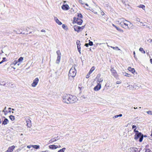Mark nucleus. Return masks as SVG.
Here are the masks:
<instances>
[{"mask_svg": "<svg viewBox=\"0 0 152 152\" xmlns=\"http://www.w3.org/2000/svg\"><path fill=\"white\" fill-rule=\"evenodd\" d=\"M152 42V39H150V42Z\"/></svg>", "mask_w": 152, "mask_h": 152, "instance_id": "obj_60", "label": "nucleus"}, {"mask_svg": "<svg viewBox=\"0 0 152 152\" xmlns=\"http://www.w3.org/2000/svg\"><path fill=\"white\" fill-rule=\"evenodd\" d=\"M140 151H138L137 148L134 147H131L130 148L131 152H140Z\"/></svg>", "mask_w": 152, "mask_h": 152, "instance_id": "obj_13", "label": "nucleus"}, {"mask_svg": "<svg viewBox=\"0 0 152 152\" xmlns=\"http://www.w3.org/2000/svg\"><path fill=\"white\" fill-rule=\"evenodd\" d=\"M136 20L138 21V22H140V19L139 18H136Z\"/></svg>", "mask_w": 152, "mask_h": 152, "instance_id": "obj_43", "label": "nucleus"}, {"mask_svg": "<svg viewBox=\"0 0 152 152\" xmlns=\"http://www.w3.org/2000/svg\"><path fill=\"white\" fill-rule=\"evenodd\" d=\"M140 23L141 24H142V25H143V26H145V25H143V23H142V22H140Z\"/></svg>", "mask_w": 152, "mask_h": 152, "instance_id": "obj_58", "label": "nucleus"}, {"mask_svg": "<svg viewBox=\"0 0 152 152\" xmlns=\"http://www.w3.org/2000/svg\"><path fill=\"white\" fill-rule=\"evenodd\" d=\"M76 70L75 67H72L69 72V77L70 76L72 77H74L76 75Z\"/></svg>", "mask_w": 152, "mask_h": 152, "instance_id": "obj_3", "label": "nucleus"}, {"mask_svg": "<svg viewBox=\"0 0 152 152\" xmlns=\"http://www.w3.org/2000/svg\"><path fill=\"white\" fill-rule=\"evenodd\" d=\"M79 2L82 4H84V3L83 2V1L81 0H79Z\"/></svg>", "mask_w": 152, "mask_h": 152, "instance_id": "obj_42", "label": "nucleus"}, {"mask_svg": "<svg viewBox=\"0 0 152 152\" xmlns=\"http://www.w3.org/2000/svg\"><path fill=\"white\" fill-rule=\"evenodd\" d=\"M3 118H4V121H3L2 122V125L3 124H4V125L7 124L9 123V120H8V119H7V118H5V117H4L3 118H1L2 121L3 120Z\"/></svg>", "mask_w": 152, "mask_h": 152, "instance_id": "obj_11", "label": "nucleus"}, {"mask_svg": "<svg viewBox=\"0 0 152 152\" xmlns=\"http://www.w3.org/2000/svg\"><path fill=\"white\" fill-rule=\"evenodd\" d=\"M150 61L151 63L152 64V59H150Z\"/></svg>", "mask_w": 152, "mask_h": 152, "instance_id": "obj_59", "label": "nucleus"}, {"mask_svg": "<svg viewBox=\"0 0 152 152\" xmlns=\"http://www.w3.org/2000/svg\"><path fill=\"white\" fill-rule=\"evenodd\" d=\"M146 113L148 114L152 115V111H148L146 112Z\"/></svg>", "mask_w": 152, "mask_h": 152, "instance_id": "obj_34", "label": "nucleus"}, {"mask_svg": "<svg viewBox=\"0 0 152 152\" xmlns=\"http://www.w3.org/2000/svg\"><path fill=\"white\" fill-rule=\"evenodd\" d=\"M62 98L63 102L67 104L73 103L76 101V97L70 94L64 95Z\"/></svg>", "mask_w": 152, "mask_h": 152, "instance_id": "obj_1", "label": "nucleus"}, {"mask_svg": "<svg viewBox=\"0 0 152 152\" xmlns=\"http://www.w3.org/2000/svg\"><path fill=\"white\" fill-rule=\"evenodd\" d=\"M89 45L90 46H92L93 45V42H92L89 40V42L88 43Z\"/></svg>", "mask_w": 152, "mask_h": 152, "instance_id": "obj_35", "label": "nucleus"}, {"mask_svg": "<svg viewBox=\"0 0 152 152\" xmlns=\"http://www.w3.org/2000/svg\"><path fill=\"white\" fill-rule=\"evenodd\" d=\"M15 148V146L14 145L9 147L8 150L5 152H12L13 151V149Z\"/></svg>", "mask_w": 152, "mask_h": 152, "instance_id": "obj_12", "label": "nucleus"}, {"mask_svg": "<svg viewBox=\"0 0 152 152\" xmlns=\"http://www.w3.org/2000/svg\"><path fill=\"white\" fill-rule=\"evenodd\" d=\"M23 57H20L17 60L18 61V63H18V65H19L20 63H21L23 62Z\"/></svg>", "mask_w": 152, "mask_h": 152, "instance_id": "obj_17", "label": "nucleus"}, {"mask_svg": "<svg viewBox=\"0 0 152 152\" xmlns=\"http://www.w3.org/2000/svg\"><path fill=\"white\" fill-rule=\"evenodd\" d=\"M78 18H83V16L81 14H78L77 15Z\"/></svg>", "mask_w": 152, "mask_h": 152, "instance_id": "obj_30", "label": "nucleus"}, {"mask_svg": "<svg viewBox=\"0 0 152 152\" xmlns=\"http://www.w3.org/2000/svg\"><path fill=\"white\" fill-rule=\"evenodd\" d=\"M6 109V107H5V108H4V110H5Z\"/></svg>", "mask_w": 152, "mask_h": 152, "instance_id": "obj_62", "label": "nucleus"}, {"mask_svg": "<svg viewBox=\"0 0 152 152\" xmlns=\"http://www.w3.org/2000/svg\"><path fill=\"white\" fill-rule=\"evenodd\" d=\"M133 54L134 55V57L135 58V51H134L133 52Z\"/></svg>", "mask_w": 152, "mask_h": 152, "instance_id": "obj_56", "label": "nucleus"}, {"mask_svg": "<svg viewBox=\"0 0 152 152\" xmlns=\"http://www.w3.org/2000/svg\"><path fill=\"white\" fill-rule=\"evenodd\" d=\"M124 75L125 76H126L128 77H130L131 76V75L126 72L124 73Z\"/></svg>", "mask_w": 152, "mask_h": 152, "instance_id": "obj_31", "label": "nucleus"}, {"mask_svg": "<svg viewBox=\"0 0 152 152\" xmlns=\"http://www.w3.org/2000/svg\"><path fill=\"white\" fill-rule=\"evenodd\" d=\"M41 31L42 32H46L45 30H44V29L42 30H41Z\"/></svg>", "mask_w": 152, "mask_h": 152, "instance_id": "obj_51", "label": "nucleus"}, {"mask_svg": "<svg viewBox=\"0 0 152 152\" xmlns=\"http://www.w3.org/2000/svg\"><path fill=\"white\" fill-rule=\"evenodd\" d=\"M103 80L101 78L98 80V82H99V83H100V82H102Z\"/></svg>", "mask_w": 152, "mask_h": 152, "instance_id": "obj_40", "label": "nucleus"}, {"mask_svg": "<svg viewBox=\"0 0 152 152\" xmlns=\"http://www.w3.org/2000/svg\"><path fill=\"white\" fill-rule=\"evenodd\" d=\"M5 59H6V58H5V57H4V58H3L2 60H4V61H6Z\"/></svg>", "mask_w": 152, "mask_h": 152, "instance_id": "obj_52", "label": "nucleus"}, {"mask_svg": "<svg viewBox=\"0 0 152 152\" xmlns=\"http://www.w3.org/2000/svg\"><path fill=\"white\" fill-rule=\"evenodd\" d=\"M61 8L63 10H68L69 8L68 5L67 4H63V5L62 6Z\"/></svg>", "mask_w": 152, "mask_h": 152, "instance_id": "obj_10", "label": "nucleus"}, {"mask_svg": "<svg viewBox=\"0 0 152 152\" xmlns=\"http://www.w3.org/2000/svg\"><path fill=\"white\" fill-rule=\"evenodd\" d=\"M5 113H7V114L8 113V111L7 110H5Z\"/></svg>", "mask_w": 152, "mask_h": 152, "instance_id": "obj_61", "label": "nucleus"}, {"mask_svg": "<svg viewBox=\"0 0 152 152\" xmlns=\"http://www.w3.org/2000/svg\"><path fill=\"white\" fill-rule=\"evenodd\" d=\"M139 50L142 52V53L145 54V51L142 48H140L139 49Z\"/></svg>", "mask_w": 152, "mask_h": 152, "instance_id": "obj_27", "label": "nucleus"}, {"mask_svg": "<svg viewBox=\"0 0 152 152\" xmlns=\"http://www.w3.org/2000/svg\"><path fill=\"white\" fill-rule=\"evenodd\" d=\"M26 122L27 123V126L30 128L31 126V121L30 120L28 119L26 121Z\"/></svg>", "mask_w": 152, "mask_h": 152, "instance_id": "obj_14", "label": "nucleus"}, {"mask_svg": "<svg viewBox=\"0 0 152 152\" xmlns=\"http://www.w3.org/2000/svg\"><path fill=\"white\" fill-rule=\"evenodd\" d=\"M62 27L64 28V29H65V28L66 27V26L65 25H64V24H63L62 25Z\"/></svg>", "mask_w": 152, "mask_h": 152, "instance_id": "obj_46", "label": "nucleus"}, {"mask_svg": "<svg viewBox=\"0 0 152 152\" xmlns=\"http://www.w3.org/2000/svg\"><path fill=\"white\" fill-rule=\"evenodd\" d=\"M9 118L12 121H13L15 120V116L13 115H10L9 116Z\"/></svg>", "mask_w": 152, "mask_h": 152, "instance_id": "obj_23", "label": "nucleus"}, {"mask_svg": "<svg viewBox=\"0 0 152 152\" xmlns=\"http://www.w3.org/2000/svg\"><path fill=\"white\" fill-rule=\"evenodd\" d=\"M1 84H4L5 83V85L6 83H5V82H4V81H3L1 83H0Z\"/></svg>", "mask_w": 152, "mask_h": 152, "instance_id": "obj_54", "label": "nucleus"}, {"mask_svg": "<svg viewBox=\"0 0 152 152\" xmlns=\"http://www.w3.org/2000/svg\"><path fill=\"white\" fill-rule=\"evenodd\" d=\"M3 62H4V60H2L0 62V64H2Z\"/></svg>", "mask_w": 152, "mask_h": 152, "instance_id": "obj_55", "label": "nucleus"}, {"mask_svg": "<svg viewBox=\"0 0 152 152\" xmlns=\"http://www.w3.org/2000/svg\"><path fill=\"white\" fill-rule=\"evenodd\" d=\"M134 109H137V107H134Z\"/></svg>", "mask_w": 152, "mask_h": 152, "instance_id": "obj_63", "label": "nucleus"}, {"mask_svg": "<svg viewBox=\"0 0 152 152\" xmlns=\"http://www.w3.org/2000/svg\"><path fill=\"white\" fill-rule=\"evenodd\" d=\"M18 62L17 60H15L13 62V64L14 65H15L16 64L18 63Z\"/></svg>", "mask_w": 152, "mask_h": 152, "instance_id": "obj_37", "label": "nucleus"}, {"mask_svg": "<svg viewBox=\"0 0 152 152\" xmlns=\"http://www.w3.org/2000/svg\"><path fill=\"white\" fill-rule=\"evenodd\" d=\"M59 139L58 138V137H57L56 138L55 137L54 138H52L50 141L49 142L50 143H52L54 141H55Z\"/></svg>", "mask_w": 152, "mask_h": 152, "instance_id": "obj_16", "label": "nucleus"}, {"mask_svg": "<svg viewBox=\"0 0 152 152\" xmlns=\"http://www.w3.org/2000/svg\"><path fill=\"white\" fill-rule=\"evenodd\" d=\"M131 71L132 73H134L135 72V70L134 68H132Z\"/></svg>", "mask_w": 152, "mask_h": 152, "instance_id": "obj_38", "label": "nucleus"}, {"mask_svg": "<svg viewBox=\"0 0 152 152\" xmlns=\"http://www.w3.org/2000/svg\"><path fill=\"white\" fill-rule=\"evenodd\" d=\"M101 87V84L98 83V84L94 88V90L96 91H98L100 89Z\"/></svg>", "mask_w": 152, "mask_h": 152, "instance_id": "obj_9", "label": "nucleus"}, {"mask_svg": "<svg viewBox=\"0 0 152 152\" xmlns=\"http://www.w3.org/2000/svg\"><path fill=\"white\" fill-rule=\"evenodd\" d=\"M143 138V135L141 132L135 134L134 135V139L137 141L138 139L139 138V141L140 142L142 141Z\"/></svg>", "mask_w": 152, "mask_h": 152, "instance_id": "obj_4", "label": "nucleus"}, {"mask_svg": "<svg viewBox=\"0 0 152 152\" xmlns=\"http://www.w3.org/2000/svg\"><path fill=\"white\" fill-rule=\"evenodd\" d=\"M138 7L142 8L143 10H145V6L142 4H140L139 6Z\"/></svg>", "mask_w": 152, "mask_h": 152, "instance_id": "obj_25", "label": "nucleus"}, {"mask_svg": "<svg viewBox=\"0 0 152 152\" xmlns=\"http://www.w3.org/2000/svg\"><path fill=\"white\" fill-rule=\"evenodd\" d=\"M89 45V44H88V43H86V44H85V45L86 47H88V45Z\"/></svg>", "mask_w": 152, "mask_h": 152, "instance_id": "obj_47", "label": "nucleus"}, {"mask_svg": "<svg viewBox=\"0 0 152 152\" xmlns=\"http://www.w3.org/2000/svg\"><path fill=\"white\" fill-rule=\"evenodd\" d=\"M145 152H152V151L149 149H145Z\"/></svg>", "mask_w": 152, "mask_h": 152, "instance_id": "obj_36", "label": "nucleus"}, {"mask_svg": "<svg viewBox=\"0 0 152 152\" xmlns=\"http://www.w3.org/2000/svg\"><path fill=\"white\" fill-rule=\"evenodd\" d=\"M84 26L80 27L77 25L74 26V29L75 31L78 32L82 30L84 28Z\"/></svg>", "mask_w": 152, "mask_h": 152, "instance_id": "obj_5", "label": "nucleus"}, {"mask_svg": "<svg viewBox=\"0 0 152 152\" xmlns=\"http://www.w3.org/2000/svg\"><path fill=\"white\" fill-rule=\"evenodd\" d=\"M132 69V68L131 67H129L128 68V70H129V71H131Z\"/></svg>", "mask_w": 152, "mask_h": 152, "instance_id": "obj_44", "label": "nucleus"}, {"mask_svg": "<svg viewBox=\"0 0 152 152\" xmlns=\"http://www.w3.org/2000/svg\"><path fill=\"white\" fill-rule=\"evenodd\" d=\"M54 20L59 25H61L62 24L61 22H60L56 17L54 18Z\"/></svg>", "mask_w": 152, "mask_h": 152, "instance_id": "obj_15", "label": "nucleus"}, {"mask_svg": "<svg viewBox=\"0 0 152 152\" xmlns=\"http://www.w3.org/2000/svg\"><path fill=\"white\" fill-rule=\"evenodd\" d=\"M8 109L9 110V113H11V111H10V110L11 109V108L10 107V108H8Z\"/></svg>", "mask_w": 152, "mask_h": 152, "instance_id": "obj_50", "label": "nucleus"}, {"mask_svg": "<svg viewBox=\"0 0 152 152\" xmlns=\"http://www.w3.org/2000/svg\"><path fill=\"white\" fill-rule=\"evenodd\" d=\"M39 81L38 78H36L33 81V83L31 84V86L33 87H35Z\"/></svg>", "mask_w": 152, "mask_h": 152, "instance_id": "obj_8", "label": "nucleus"}, {"mask_svg": "<svg viewBox=\"0 0 152 152\" xmlns=\"http://www.w3.org/2000/svg\"><path fill=\"white\" fill-rule=\"evenodd\" d=\"M110 71L111 72L112 75H113L116 78L118 77V75L116 70L114 69L113 68L111 67Z\"/></svg>", "mask_w": 152, "mask_h": 152, "instance_id": "obj_7", "label": "nucleus"}, {"mask_svg": "<svg viewBox=\"0 0 152 152\" xmlns=\"http://www.w3.org/2000/svg\"><path fill=\"white\" fill-rule=\"evenodd\" d=\"M77 48V50H78V51L79 52L80 54H81V51H80L81 47H80V46H78Z\"/></svg>", "mask_w": 152, "mask_h": 152, "instance_id": "obj_33", "label": "nucleus"}, {"mask_svg": "<svg viewBox=\"0 0 152 152\" xmlns=\"http://www.w3.org/2000/svg\"><path fill=\"white\" fill-rule=\"evenodd\" d=\"M74 20L76 23L77 24L79 25H81L82 24L83 21V20L79 18H76L75 17L74 18Z\"/></svg>", "mask_w": 152, "mask_h": 152, "instance_id": "obj_6", "label": "nucleus"}, {"mask_svg": "<svg viewBox=\"0 0 152 152\" xmlns=\"http://www.w3.org/2000/svg\"><path fill=\"white\" fill-rule=\"evenodd\" d=\"M136 127V126L135 125H134L132 126V128L133 129H134V128Z\"/></svg>", "mask_w": 152, "mask_h": 152, "instance_id": "obj_53", "label": "nucleus"}, {"mask_svg": "<svg viewBox=\"0 0 152 152\" xmlns=\"http://www.w3.org/2000/svg\"><path fill=\"white\" fill-rule=\"evenodd\" d=\"M116 22L117 24H119L121 27L126 29H129V27L128 26V24L126 23V22H129L130 23V24H132V23L126 20L123 18H118Z\"/></svg>", "mask_w": 152, "mask_h": 152, "instance_id": "obj_2", "label": "nucleus"}, {"mask_svg": "<svg viewBox=\"0 0 152 152\" xmlns=\"http://www.w3.org/2000/svg\"><path fill=\"white\" fill-rule=\"evenodd\" d=\"M3 53V51H2V50H1V51H0V54H1L2 53Z\"/></svg>", "mask_w": 152, "mask_h": 152, "instance_id": "obj_57", "label": "nucleus"}, {"mask_svg": "<svg viewBox=\"0 0 152 152\" xmlns=\"http://www.w3.org/2000/svg\"><path fill=\"white\" fill-rule=\"evenodd\" d=\"M121 83V82L120 81H118L116 82V83L117 84H120Z\"/></svg>", "mask_w": 152, "mask_h": 152, "instance_id": "obj_45", "label": "nucleus"}, {"mask_svg": "<svg viewBox=\"0 0 152 152\" xmlns=\"http://www.w3.org/2000/svg\"><path fill=\"white\" fill-rule=\"evenodd\" d=\"M122 114H120L118 115H117L113 116V119H115V118H118L119 117H121L122 116Z\"/></svg>", "mask_w": 152, "mask_h": 152, "instance_id": "obj_22", "label": "nucleus"}, {"mask_svg": "<svg viewBox=\"0 0 152 152\" xmlns=\"http://www.w3.org/2000/svg\"><path fill=\"white\" fill-rule=\"evenodd\" d=\"M2 112L4 113V115H7V113H5V110H4L2 111Z\"/></svg>", "mask_w": 152, "mask_h": 152, "instance_id": "obj_48", "label": "nucleus"}, {"mask_svg": "<svg viewBox=\"0 0 152 152\" xmlns=\"http://www.w3.org/2000/svg\"><path fill=\"white\" fill-rule=\"evenodd\" d=\"M90 74H89V72H88V74H87V75H86V78H89V77H90Z\"/></svg>", "mask_w": 152, "mask_h": 152, "instance_id": "obj_41", "label": "nucleus"}, {"mask_svg": "<svg viewBox=\"0 0 152 152\" xmlns=\"http://www.w3.org/2000/svg\"><path fill=\"white\" fill-rule=\"evenodd\" d=\"M101 15H103L104 14V13L103 11L101 12Z\"/></svg>", "mask_w": 152, "mask_h": 152, "instance_id": "obj_49", "label": "nucleus"}, {"mask_svg": "<svg viewBox=\"0 0 152 152\" xmlns=\"http://www.w3.org/2000/svg\"><path fill=\"white\" fill-rule=\"evenodd\" d=\"M66 150L65 148H63L62 149L59 150L58 152H64Z\"/></svg>", "mask_w": 152, "mask_h": 152, "instance_id": "obj_26", "label": "nucleus"}, {"mask_svg": "<svg viewBox=\"0 0 152 152\" xmlns=\"http://www.w3.org/2000/svg\"><path fill=\"white\" fill-rule=\"evenodd\" d=\"M49 148L51 149H56L58 148V146L57 145H50L49 146Z\"/></svg>", "mask_w": 152, "mask_h": 152, "instance_id": "obj_19", "label": "nucleus"}, {"mask_svg": "<svg viewBox=\"0 0 152 152\" xmlns=\"http://www.w3.org/2000/svg\"><path fill=\"white\" fill-rule=\"evenodd\" d=\"M110 47L112 48H113L114 50H120V49L118 48V47H114L112 46H110Z\"/></svg>", "mask_w": 152, "mask_h": 152, "instance_id": "obj_28", "label": "nucleus"}, {"mask_svg": "<svg viewBox=\"0 0 152 152\" xmlns=\"http://www.w3.org/2000/svg\"><path fill=\"white\" fill-rule=\"evenodd\" d=\"M33 147L35 149H37L39 148V145H34L33 146Z\"/></svg>", "mask_w": 152, "mask_h": 152, "instance_id": "obj_32", "label": "nucleus"}, {"mask_svg": "<svg viewBox=\"0 0 152 152\" xmlns=\"http://www.w3.org/2000/svg\"><path fill=\"white\" fill-rule=\"evenodd\" d=\"M46 151L48 152V151H42V152H46Z\"/></svg>", "mask_w": 152, "mask_h": 152, "instance_id": "obj_64", "label": "nucleus"}, {"mask_svg": "<svg viewBox=\"0 0 152 152\" xmlns=\"http://www.w3.org/2000/svg\"><path fill=\"white\" fill-rule=\"evenodd\" d=\"M113 26L116 29L118 30V31H120V32H123V31L122 29L120 28L117 27L116 26H115V25L114 24H113Z\"/></svg>", "mask_w": 152, "mask_h": 152, "instance_id": "obj_18", "label": "nucleus"}, {"mask_svg": "<svg viewBox=\"0 0 152 152\" xmlns=\"http://www.w3.org/2000/svg\"><path fill=\"white\" fill-rule=\"evenodd\" d=\"M56 53H57V56H61V54L59 50L57 51Z\"/></svg>", "mask_w": 152, "mask_h": 152, "instance_id": "obj_24", "label": "nucleus"}, {"mask_svg": "<svg viewBox=\"0 0 152 152\" xmlns=\"http://www.w3.org/2000/svg\"><path fill=\"white\" fill-rule=\"evenodd\" d=\"M76 44L77 46V47L78 46H80V41L79 40H77V41L76 42Z\"/></svg>", "mask_w": 152, "mask_h": 152, "instance_id": "obj_29", "label": "nucleus"}, {"mask_svg": "<svg viewBox=\"0 0 152 152\" xmlns=\"http://www.w3.org/2000/svg\"><path fill=\"white\" fill-rule=\"evenodd\" d=\"M95 68L94 66H93L89 72V74H91L92 72L94 71L95 69Z\"/></svg>", "mask_w": 152, "mask_h": 152, "instance_id": "obj_21", "label": "nucleus"}, {"mask_svg": "<svg viewBox=\"0 0 152 152\" xmlns=\"http://www.w3.org/2000/svg\"><path fill=\"white\" fill-rule=\"evenodd\" d=\"M134 131L136 133L135 134H137L139 133L138 131L136 130V129H134Z\"/></svg>", "mask_w": 152, "mask_h": 152, "instance_id": "obj_39", "label": "nucleus"}, {"mask_svg": "<svg viewBox=\"0 0 152 152\" xmlns=\"http://www.w3.org/2000/svg\"><path fill=\"white\" fill-rule=\"evenodd\" d=\"M61 59V56H57V60L56 61V63L58 64L60 62Z\"/></svg>", "mask_w": 152, "mask_h": 152, "instance_id": "obj_20", "label": "nucleus"}]
</instances>
